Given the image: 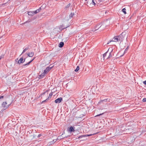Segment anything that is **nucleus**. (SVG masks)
Wrapping results in <instances>:
<instances>
[{
    "label": "nucleus",
    "instance_id": "1",
    "mask_svg": "<svg viewBox=\"0 0 146 146\" xmlns=\"http://www.w3.org/2000/svg\"><path fill=\"white\" fill-rule=\"evenodd\" d=\"M113 39L114 40L109 41L107 43V44H109L110 42L112 41L117 42L122 40V38H121V36H115L113 38Z\"/></svg>",
    "mask_w": 146,
    "mask_h": 146
},
{
    "label": "nucleus",
    "instance_id": "2",
    "mask_svg": "<svg viewBox=\"0 0 146 146\" xmlns=\"http://www.w3.org/2000/svg\"><path fill=\"white\" fill-rule=\"evenodd\" d=\"M92 24V21H86L83 23L84 25L87 27H89Z\"/></svg>",
    "mask_w": 146,
    "mask_h": 146
},
{
    "label": "nucleus",
    "instance_id": "3",
    "mask_svg": "<svg viewBox=\"0 0 146 146\" xmlns=\"http://www.w3.org/2000/svg\"><path fill=\"white\" fill-rule=\"evenodd\" d=\"M103 0H92V3L95 5L97 4H99L100 3L102 2Z\"/></svg>",
    "mask_w": 146,
    "mask_h": 146
},
{
    "label": "nucleus",
    "instance_id": "4",
    "mask_svg": "<svg viewBox=\"0 0 146 146\" xmlns=\"http://www.w3.org/2000/svg\"><path fill=\"white\" fill-rule=\"evenodd\" d=\"M51 65H50L49 67H47L46 69H45L44 71V74H46L47 72H49L53 67V66H51Z\"/></svg>",
    "mask_w": 146,
    "mask_h": 146
},
{
    "label": "nucleus",
    "instance_id": "5",
    "mask_svg": "<svg viewBox=\"0 0 146 146\" xmlns=\"http://www.w3.org/2000/svg\"><path fill=\"white\" fill-rule=\"evenodd\" d=\"M109 51H110V52L109 53V56L108 58H107L108 59L111 57L112 56V52L113 51V49L111 48H110L108 49V52H109Z\"/></svg>",
    "mask_w": 146,
    "mask_h": 146
},
{
    "label": "nucleus",
    "instance_id": "6",
    "mask_svg": "<svg viewBox=\"0 0 146 146\" xmlns=\"http://www.w3.org/2000/svg\"><path fill=\"white\" fill-rule=\"evenodd\" d=\"M100 24H99V25H96L94 28V29L92 30V31H96L98 29L100 28H102L103 27H104V26L103 25H100Z\"/></svg>",
    "mask_w": 146,
    "mask_h": 146
},
{
    "label": "nucleus",
    "instance_id": "7",
    "mask_svg": "<svg viewBox=\"0 0 146 146\" xmlns=\"http://www.w3.org/2000/svg\"><path fill=\"white\" fill-rule=\"evenodd\" d=\"M7 104V102H4L2 104V106L3 107L4 110L6 109L7 108H8L9 106V105H6Z\"/></svg>",
    "mask_w": 146,
    "mask_h": 146
},
{
    "label": "nucleus",
    "instance_id": "8",
    "mask_svg": "<svg viewBox=\"0 0 146 146\" xmlns=\"http://www.w3.org/2000/svg\"><path fill=\"white\" fill-rule=\"evenodd\" d=\"M25 59H23V58H21L18 61V63L20 64L21 63H23L25 61Z\"/></svg>",
    "mask_w": 146,
    "mask_h": 146
},
{
    "label": "nucleus",
    "instance_id": "9",
    "mask_svg": "<svg viewBox=\"0 0 146 146\" xmlns=\"http://www.w3.org/2000/svg\"><path fill=\"white\" fill-rule=\"evenodd\" d=\"M62 100V98H60L55 100L54 102L56 103H60Z\"/></svg>",
    "mask_w": 146,
    "mask_h": 146
},
{
    "label": "nucleus",
    "instance_id": "10",
    "mask_svg": "<svg viewBox=\"0 0 146 146\" xmlns=\"http://www.w3.org/2000/svg\"><path fill=\"white\" fill-rule=\"evenodd\" d=\"M34 54V52H29L28 53L27 55L30 57H32L33 56Z\"/></svg>",
    "mask_w": 146,
    "mask_h": 146
},
{
    "label": "nucleus",
    "instance_id": "11",
    "mask_svg": "<svg viewBox=\"0 0 146 146\" xmlns=\"http://www.w3.org/2000/svg\"><path fill=\"white\" fill-rule=\"evenodd\" d=\"M64 45V43L63 42H61L59 43V46L60 47H62Z\"/></svg>",
    "mask_w": 146,
    "mask_h": 146
},
{
    "label": "nucleus",
    "instance_id": "12",
    "mask_svg": "<svg viewBox=\"0 0 146 146\" xmlns=\"http://www.w3.org/2000/svg\"><path fill=\"white\" fill-rule=\"evenodd\" d=\"M29 49V46H27L26 47L23 51L21 54H23V53H24L25 52H26L27 50Z\"/></svg>",
    "mask_w": 146,
    "mask_h": 146
},
{
    "label": "nucleus",
    "instance_id": "13",
    "mask_svg": "<svg viewBox=\"0 0 146 146\" xmlns=\"http://www.w3.org/2000/svg\"><path fill=\"white\" fill-rule=\"evenodd\" d=\"M40 10V9H38L37 10H36L35 11H33L34 13V14H36L37 13H38L39 12Z\"/></svg>",
    "mask_w": 146,
    "mask_h": 146
},
{
    "label": "nucleus",
    "instance_id": "14",
    "mask_svg": "<svg viewBox=\"0 0 146 146\" xmlns=\"http://www.w3.org/2000/svg\"><path fill=\"white\" fill-rule=\"evenodd\" d=\"M34 58H33V59H32V60H31L30 61H29V62L28 63H27L25 64H24L23 65V66H25L26 65H29V64L34 60Z\"/></svg>",
    "mask_w": 146,
    "mask_h": 146
},
{
    "label": "nucleus",
    "instance_id": "15",
    "mask_svg": "<svg viewBox=\"0 0 146 146\" xmlns=\"http://www.w3.org/2000/svg\"><path fill=\"white\" fill-rule=\"evenodd\" d=\"M74 131V129L72 127H70L69 131L70 132H72Z\"/></svg>",
    "mask_w": 146,
    "mask_h": 146
},
{
    "label": "nucleus",
    "instance_id": "16",
    "mask_svg": "<svg viewBox=\"0 0 146 146\" xmlns=\"http://www.w3.org/2000/svg\"><path fill=\"white\" fill-rule=\"evenodd\" d=\"M74 15V13H71L69 15V18H70L73 17Z\"/></svg>",
    "mask_w": 146,
    "mask_h": 146
},
{
    "label": "nucleus",
    "instance_id": "17",
    "mask_svg": "<svg viewBox=\"0 0 146 146\" xmlns=\"http://www.w3.org/2000/svg\"><path fill=\"white\" fill-rule=\"evenodd\" d=\"M108 101V99H104L103 100H101L100 101V102H106L107 101Z\"/></svg>",
    "mask_w": 146,
    "mask_h": 146
},
{
    "label": "nucleus",
    "instance_id": "18",
    "mask_svg": "<svg viewBox=\"0 0 146 146\" xmlns=\"http://www.w3.org/2000/svg\"><path fill=\"white\" fill-rule=\"evenodd\" d=\"M70 5L71 4L70 3H69L67 5L65 8V9L66 10L68 8H69L70 7Z\"/></svg>",
    "mask_w": 146,
    "mask_h": 146
},
{
    "label": "nucleus",
    "instance_id": "19",
    "mask_svg": "<svg viewBox=\"0 0 146 146\" xmlns=\"http://www.w3.org/2000/svg\"><path fill=\"white\" fill-rule=\"evenodd\" d=\"M28 14L29 15H33L34 14L33 12H28Z\"/></svg>",
    "mask_w": 146,
    "mask_h": 146
},
{
    "label": "nucleus",
    "instance_id": "20",
    "mask_svg": "<svg viewBox=\"0 0 146 146\" xmlns=\"http://www.w3.org/2000/svg\"><path fill=\"white\" fill-rule=\"evenodd\" d=\"M122 11L124 13V14H125L126 13V9L125 8L123 9H122Z\"/></svg>",
    "mask_w": 146,
    "mask_h": 146
},
{
    "label": "nucleus",
    "instance_id": "21",
    "mask_svg": "<svg viewBox=\"0 0 146 146\" xmlns=\"http://www.w3.org/2000/svg\"><path fill=\"white\" fill-rule=\"evenodd\" d=\"M92 135V134H90V135H85L83 136H82V137H88V136H91ZM82 137V136H80V137Z\"/></svg>",
    "mask_w": 146,
    "mask_h": 146
},
{
    "label": "nucleus",
    "instance_id": "22",
    "mask_svg": "<svg viewBox=\"0 0 146 146\" xmlns=\"http://www.w3.org/2000/svg\"><path fill=\"white\" fill-rule=\"evenodd\" d=\"M45 74L43 72V73H42L40 75V76L42 78L44 76V75H45Z\"/></svg>",
    "mask_w": 146,
    "mask_h": 146
},
{
    "label": "nucleus",
    "instance_id": "23",
    "mask_svg": "<svg viewBox=\"0 0 146 146\" xmlns=\"http://www.w3.org/2000/svg\"><path fill=\"white\" fill-rule=\"evenodd\" d=\"M108 52V51L106 52L104 54H103V57L104 58H105V57L106 56V54H107V53Z\"/></svg>",
    "mask_w": 146,
    "mask_h": 146
},
{
    "label": "nucleus",
    "instance_id": "24",
    "mask_svg": "<svg viewBox=\"0 0 146 146\" xmlns=\"http://www.w3.org/2000/svg\"><path fill=\"white\" fill-rule=\"evenodd\" d=\"M79 70V66H77L76 69L75 70L76 72H77Z\"/></svg>",
    "mask_w": 146,
    "mask_h": 146
},
{
    "label": "nucleus",
    "instance_id": "25",
    "mask_svg": "<svg viewBox=\"0 0 146 146\" xmlns=\"http://www.w3.org/2000/svg\"><path fill=\"white\" fill-rule=\"evenodd\" d=\"M52 95V93H51L49 94L48 98H51V97Z\"/></svg>",
    "mask_w": 146,
    "mask_h": 146
},
{
    "label": "nucleus",
    "instance_id": "26",
    "mask_svg": "<svg viewBox=\"0 0 146 146\" xmlns=\"http://www.w3.org/2000/svg\"><path fill=\"white\" fill-rule=\"evenodd\" d=\"M3 57H4V55H3V54L1 55L0 57V60L1 59V58H3Z\"/></svg>",
    "mask_w": 146,
    "mask_h": 146
},
{
    "label": "nucleus",
    "instance_id": "27",
    "mask_svg": "<svg viewBox=\"0 0 146 146\" xmlns=\"http://www.w3.org/2000/svg\"><path fill=\"white\" fill-rule=\"evenodd\" d=\"M104 114V113H101V114H98V115H96V116H95V117H97V116H99L100 115H101L102 114Z\"/></svg>",
    "mask_w": 146,
    "mask_h": 146
},
{
    "label": "nucleus",
    "instance_id": "28",
    "mask_svg": "<svg viewBox=\"0 0 146 146\" xmlns=\"http://www.w3.org/2000/svg\"><path fill=\"white\" fill-rule=\"evenodd\" d=\"M128 47H127L125 49V51H124L125 52H127V50H128Z\"/></svg>",
    "mask_w": 146,
    "mask_h": 146
},
{
    "label": "nucleus",
    "instance_id": "29",
    "mask_svg": "<svg viewBox=\"0 0 146 146\" xmlns=\"http://www.w3.org/2000/svg\"><path fill=\"white\" fill-rule=\"evenodd\" d=\"M143 102H146V98H144L143 99Z\"/></svg>",
    "mask_w": 146,
    "mask_h": 146
},
{
    "label": "nucleus",
    "instance_id": "30",
    "mask_svg": "<svg viewBox=\"0 0 146 146\" xmlns=\"http://www.w3.org/2000/svg\"><path fill=\"white\" fill-rule=\"evenodd\" d=\"M4 97V96H0V99L3 98Z\"/></svg>",
    "mask_w": 146,
    "mask_h": 146
},
{
    "label": "nucleus",
    "instance_id": "31",
    "mask_svg": "<svg viewBox=\"0 0 146 146\" xmlns=\"http://www.w3.org/2000/svg\"><path fill=\"white\" fill-rule=\"evenodd\" d=\"M143 83L145 85H146V80L144 81H143Z\"/></svg>",
    "mask_w": 146,
    "mask_h": 146
},
{
    "label": "nucleus",
    "instance_id": "32",
    "mask_svg": "<svg viewBox=\"0 0 146 146\" xmlns=\"http://www.w3.org/2000/svg\"><path fill=\"white\" fill-rule=\"evenodd\" d=\"M41 134H39L38 135V137H40L41 136Z\"/></svg>",
    "mask_w": 146,
    "mask_h": 146
},
{
    "label": "nucleus",
    "instance_id": "33",
    "mask_svg": "<svg viewBox=\"0 0 146 146\" xmlns=\"http://www.w3.org/2000/svg\"><path fill=\"white\" fill-rule=\"evenodd\" d=\"M47 100V99H46V100H44V101H43L42 102V103H43V102H45V101H46V100Z\"/></svg>",
    "mask_w": 146,
    "mask_h": 146
},
{
    "label": "nucleus",
    "instance_id": "34",
    "mask_svg": "<svg viewBox=\"0 0 146 146\" xmlns=\"http://www.w3.org/2000/svg\"><path fill=\"white\" fill-rule=\"evenodd\" d=\"M56 140H53V141L54 142H56Z\"/></svg>",
    "mask_w": 146,
    "mask_h": 146
},
{
    "label": "nucleus",
    "instance_id": "35",
    "mask_svg": "<svg viewBox=\"0 0 146 146\" xmlns=\"http://www.w3.org/2000/svg\"><path fill=\"white\" fill-rule=\"evenodd\" d=\"M18 58H17V59L16 60H18Z\"/></svg>",
    "mask_w": 146,
    "mask_h": 146
},
{
    "label": "nucleus",
    "instance_id": "36",
    "mask_svg": "<svg viewBox=\"0 0 146 146\" xmlns=\"http://www.w3.org/2000/svg\"><path fill=\"white\" fill-rule=\"evenodd\" d=\"M87 0H86V1H87Z\"/></svg>",
    "mask_w": 146,
    "mask_h": 146
}]
</instances>
